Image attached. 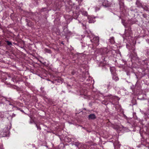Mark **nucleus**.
<instances>
[{
    "label": "nucleus",
    "instance_id": "12",
    "mask_svg": "<svg viewBox=\"0 0 149 149\" xmlns=\"http://www.w3.org/2000/svg\"><path fill=\"white\" fill-rule=\"evenodd\" d=\"M142 16L144 18H146L147 17V15L146 14H143Z\"/></svg>",
    "mask_w": 149,
    "mask_h": 149
},
{
    "label": "nucleus",
    "instance_id": "11",
    "mask_svg": "<svg viewBox=\"0 0 149 149\" xmlns=\"http://www.w3.org/2000/svg\"><path fill=\"white\" fill-rule=\"evenodd\" d=\"M10 116L11 117V118H12L13 117H15V115L14 113H12L11 115H10Z\"/></svg>",
    "mask_w": 149,
    "mask_h": 149
},
{
    "label": "nucleus",
    "instance_id": "3",
    "mask_svg": "<svg viewBox=\"0 0 149 149\" xmlns=\"http://www.w3.org/2000/svg\"><path fill=\"white\" fill-rule=\"evenodd\" d=\"M110 71L113 76H116V75L115 68L114 67H111L110 68Z\"/></svg>",
    "mask_w": 149,
    "mask_h": 149
},
{
    "label": "nucleus",
    "instance_id": "14",
    "mask_svg": "<svg viewBox=\"0 0 149 149\" xmlns=\"http://www.w3.org/2000/svg\"><path fill=\"white\" fill-rule=\"evenodd\" d=\"M91 145H92L93 144V143L92 142H91Z\"/></svg>",
    "mask_w": 149,
    "mask_h": 149
},
{
    "label": "nucleus",
    "instance_id": "7",
    "mask_svg": "<svg viewBox=\"0 0 149 149\" xmlns=\"http://www.w3.org/2000/svg\"><path fill=\"white\" fill-rule=\"evenodd\" d=\"M112 78L113 79L116 81H118L119 79L118 77L116 76H113Z\"/></svg>",
    "mask_w": 149,
    "mask_h": 149
},
{
    "label": "nucleus",
    "instance_id": "5",
    "mask_svg": "<svg viewBox=\"0 0 149 149\" xmlns=\"http://www.w3.org/2000/svg\"><path fill=\"white\" fill-rule=\"evenodd\" d=\"M136 4L137 6L138 7H142L141 3L139 0L136 1Z\"/></svg>",
    "mask_w": 149,
    "mask_h": 149
},
{
    "label": "nucleus",
    "instance_id": "13",
    "mask_svg": "<svg viewBox=\"0 0 149 149\" xmlns=\"http://www.w3.org/2000/svg\"><path fill=\"white\" fill-rule=\"evenodd\" d=\"M36 126L38 128V129H39L40 130H41V127H40V126H38L37 125H36Z\"/></svg>",
    "mask_w": 149,
    "mask_h": 149
},
{
    "label": "nucleus",
    "instance_id": "2",
    "mask_svg": "<svg viewBox=\"0 0 149 149\" xmlns=\"http://www.w3.org/2000/svg\"><path fill=\"white\" fill-rule=\"evenodd\" d=\"M89 23H94L95 21V17L91 16H89L88 17Z\"/></svg>",
    "mask_w": 149,
    "mask_h": 149
},
{
    "label": "nucleus",
    "instance_id": "10",
    "mask_svg": "<svg viewBox=\"0 0 149 149\" xmlns=\"http://www.w3.org/2000/svg\"><path fill=\"white\" fill-rule=\"evenodd\" d=\"M45 51L47 53H50L51 52V51L50 49H45Z\"/></svg>",
    "mask_w": 149,
    "mask_h": 149
},
{
    "label": "nucleus",
    "instance_id": "4",
    "mask_svg": "<svg viewBox=\"0 0 149 149\" xmlns=\"http://www.w3.org/2000/svg\"><path fill=\"white\" fill-rule=\"evenodd\" d=\"M12 80L13 82H17V81H20V79L19 78L16 76H14L12 78Z\"/></svg>",
    "mask_w": 149,
    "mask_h": 149
},
{
    "label": "nucleus",
    "instance_id": "9",
    "mask_svg": "<svg viewBox=\"0 0 149 149\" xmlns=\"http://www.w3.org/2000/svg\"><path fill=\"white\" fill-rule=\"evenodd\" d=\"M6 42L8 45H12V43L11 42H10L8 41H6Z\"/></svg>",
    "mask_w": 149,
    "mask_h": 149
},
{
    "label": "nucleus",
    "instance_id": "8",
    "mask_svg": "<svg viewBox=\"0 0 149 149\" xmlns=\"http://www.w3.org/2000/svg\"><path fill=\"white\" fill-rule=\"evenodd\" d=\"M83 15H84L87 16L88 15L87 12L86 11H84L82 13Z\"/></svg>",
    "mask_w": 149,
    "mask_h": 149
},
{
    "label": "nucleus",
    "instance_id": "1",
    "mask_svg": "<svg viewBox=\"0 0 149 149\" xmlns=\"http://www.w3.org/2000/svg\"><path fill=\"white\" fill-rule=\"evenodd\" d=\"M91 40L94 46H97L99 44V38L98 37H94Z\"/></svg>",
    "mask_w": 149,
    "mask_h": 149
},
{
    "label": "nucleus",
    "instance_id": "6",
    "mask_svg": "<svg viewBox=\"0 0 149 149\" xmlns=\"http://www.w3.org/2000/svg\"><path fill=\"white\" fill-rule=\"evenodd\" d=\"M95 115L94 114H91L88 116L89 119H94L96 118Z\"/></svg>",
    "mask_w": 149,
    "mask_h": 149
}]
</instances>
